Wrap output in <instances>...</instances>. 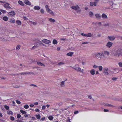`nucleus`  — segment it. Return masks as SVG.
Here are the masks:
<instances>
[{
	"mask_svg": "<svg viewBox=\"0 0 122 122\" xmlns=\"http://www.w3.org/2000/svg\"><path fill=\"white\" fill-rule=\"evenodd\" d=\"M49 21L51 22H55V20L52 18H49Z\"/></svg>",
	"mask_w": 122,
	"mask_h": 122,
	"instance_id": "nucleus-21",
	"label": "nucleus"
},
{
	"mask_svg": "<svg viewBox=\"0 0 122 122\" xmlns=\"http://www.w3.org/2000/svg\"><path fill=\"white\" fill-rule=\"evenodd\" d=\"M37 64H38L39 65V66H45V65L43 63H41V62H37Z\"/></svg>",
	"mask_w": 122,
	"mask_h": 122,
	"instance_id": "nucleus-19",
	"label": "nucleus"
},
{
	"mask_svg": "<svg viewBox=\"0 0 122 122\" xmlns=\"http://www.w3.org/2000/svg\"><path fill=\"white\" fill-rule=\"evenodd\" d=\"M29 107V106L27 105H25L24 106V107L25 109H27Z\"/></svg>",
	"mask_w": 122,
	"mask_h": 122,
	"instance_id": "nucleus-42",
	"label": "nucleus"
},
{
	"mask_svg": "<svg viewBox=\"0 0 122 122\" xmlns=\"http://www.w3.org/2000/svg\"><path fill=\"white\" fill-rule=\"evenodd\" d=\"M113 56L117 57L122 56V51L120 49L117 50L114 53Z\"/></svg>",
	"mask_w": 122,
	"mask_h": 122,
	"instance_id": "nucleus-2",
	"label": "nucleus"
},
{
	"mask_svg": "<svg viewBox=\"0 0 122 122\" xmlns=\"http://www.w3.org/2000/svg\"><path fill=\"white\" fill-rule=\"evenodd\" d=\"M91 74L92 75H94L95 74V71L94 69L91 70L90 71Z\"/></svg>",
	"mask_w": 122,
	"mask_h": 122,
	"instance_id": "nucleus-17",
	"label": "nucleus"
},
{
	"mask_svg": "<svg viewBox=\"0 0 122 122\" xmlns=\"http://www.w3.org/2000/svg\"><path fill=\"white\" fill-rule=\"evenodd\" d=\"M38 46L37 45L36 46H33L31 48V50H35L36 48Z\"/></svg>",
	"mask_w": 122,
	"mask_h": 122,
	"instance_id": "nucleus-28",
	"label": "nucleus"
},
{
	"mask_svg": "<svg viewBox=\"0 0 122 122\" xmlns=\"http://www.w3.org/2000/svg\"><path fill=\"white\" fill-rule=\"evenodd\" d=\"M17 117L18 119L20 118L21 117V115L19 114H17Z\"/></svg>",
	"mask_w": 122,
	"mask_h": 122,
	"instance_id": "nucleus-45",
	"label": "nucleus"
},
{
	"mask_svg": "<svg viewBox=\"0 0 122 122\" xmlns=\"http://www.w3.org/2000/svg\"><path fill=\"white\" fill-rule=\"evenodd\" d=\"M64 63L63 62H60L58 64V65L59 66L61 65H64Z\"/></svg>",
	"mask_w": 122,
	"mask_h": 122,
	"instance_id": "nucleus-44",
	"label": "nucleus"
},
{
	"mask_svg": "<svg viewBox=\"0 0 122 122\" xmlns=\"http://www.w3.org/2000/svg\"><path fill=\"white\" fill-rule=\"evenodd\" d=\"M4 2L5 3H6L4 5V7L6 8H8V7L10 5V4L5 2Z\"/></svg>",
	"mask_w": 122,
	"mask_h": 122,
	"instance_id": "nucleus-14",
	"label": "nucleus"
},
{
	"mask_svg": "<svg viewBox=\"0 0 122 122\" xmlns=\"http://www.w3.org/2000/svg\"><path fill=\"white\" fill-rule=\"evenodd\" d=\"M73 68L77 71L79 72H82L83 71V70L81 69L79 67H74Z\"/></svg>",
	"mask_w": 122,
	"mask_h": 122,
	"instance_id": "nucleus-4",
	"label": "nucleus"
},
{
	"mask_svg": "<svg viewBox=\"0 0 122 122\" xmlns=\"http://www.w3.org/2000/svg\"><path fill=\"white\" fill-rule=\"evenodd\" d=\"M17 24L18 25H20L21 24V22L20 20H17L16 21Z\"/></svg>",
	"mask_w": 122,
	"mask_h": 122,
	"instance_id": "nucleus-36",
	"label": "nucleus"
},
{
	"mask_svg": "<svg viewBox=\"0 0 122 122\" xmlns=\"http://www.w3.org/2000/svg\"><path fill=\"white\" fill-rule=\"evenodd\" d=\"M16 102L18 104H20V102L18 100H16Z\"/></svg>",
	"mask_w": 122,
	"mask_h": 122,
	"instance_id": "nucleus-55",
	"label": "nucleus"
},
{
	"mask_svg": "<svg viewBox=\"0 0 122 122\" xmlns=\"http://www.w3.org/2000/svg\"><path fill=\"white\" fill-rule=\"evenodd\" d=\"M107 38L110 41H113L115 39V37L113 36H109Z\"/></svg>",
	"mask_w": 122,
	"mask_h": 122,
	"instance_id": "nucleus-7",
	"label": "nucleus"
},
{
	"mask_svg": "<svg viewBox=\"0 0 122 122\" xmlns=\"http://www.w3.org/2000/svg\"><path fill=\"white\" fill-rule=\"evenodd\" d=\"M10 22H11L12 23H15V20H11Z\"/></svg>",
	"mask_w": 122,
	"mask_h": 122,
	"instance_id": "nucleus-54",
	"label": "nucleus"
},
{
	"mask_svg": "<svg viewBox=\"0 0 122 122\" xmlns=\"http://www.w3.org/2000/svg\"><path fill=\"white\" fill-rule=\"evenodd\" d=\"M30 86H33L34 87H37V86L35 85H34V84H30Z\"/></svg>",
	"mask_w": 122,
	"mask_h": 122,
	"instance_id": "nucleus-57",
	"label": "nucleus"
},
{
	"mask_svg": "<svg viewBox=\"0 0 122 122\" xmlns=\"http://www.w3.org/2000/svg\"><path fill=\"white\" fill-rule=\"evenodd\" d=\"M78 7V6L77 5H76V6H72L71 7V8L72 9H74L76 10L77 8V7Z\"/></svg>",
	"mask_w": 122,
	"mask_h": 122,
	"instance_id": "nucleus-23",
	"label": "nucleus"
},
{
	"mask_svg": "<svg viewBox=\"0 0 122 122\" xmlns=\"http://www.w3.org/2000/svg\"><path fill=\"white\" fill-rule=\"evenodd\" d=\"M30 73H31V72H25V75H29L30 74Z\"/></svg>",
	"mask_w": 122,
	"mask_h": 122,
	"instance_id": "nucleus-60",
	"label": "nucleus"
},
{
	"mask_svg": "<svg viewBox=\"0 0 122 122\" xmlns=\"http://www.w3.org/2000/svg\"><path fill=\"white\" fill-rule=\"evenodd\" d=\"M73 53L72 52H70L66 54V55L68 56H72Z\"/></svg>",
	"mask_w": 122,
	"mask_h": 122,
	"instance_id": "nucleus-15",
	"label": "nucleus"
},
{
	"mask_svg": "<svg viewBox=\"0 0 122 122\" xmlns=\"http://www.w3.org/2000/svg\"><path fill=\"white\" fill-rule=\"evenodd\" d=\"M46 108V107L45 106H43L42 107V110H44Z\"/></svg>",
	"mask_w": 122,
	"mask_h": 122,
	"instance_id": "nucleus-53",
	"label": "nucleus"
},
{
	"mask_svg": "<svg viewBox=\"0 0 122 122\" xmlns=\"http://www.w3.org/2000/svg\"><path fill=\"white\" fill-rule=\"evenodd\" d=\"M110 71H108V69L107 68H105L104 69L103 72L105 75H108V72Z\"/></svg>",
	"mask_w": 122,
	"mask_h": 122,
	"instance_id": "nucleus-3",
	"label": "nucleus"
},
{
	"mask_svg": "<svg viewBox=\"0 0 122 122\" xmlns=\"http://www.w3.org/2000/svg\"><path fill=\"white\" fill-rule=\"evenodd\" d=\"M25 3L28 5H31L30 2L28 0H24Z\"/></svg>",
	"mask_w": 122,
	"mask_h": 122,
	"instance_id": "nucleus-9",
	"label": "nucleus"
},
{
	"mask_svg": "<svg viewBox=\"0 0 122 122\" xmlns=\"http://www.w3.org/2000/svg\"><path fill=\"white\" fill-rule=\"evenodd\" d=\"M34 9L35 10H39L40 9V7L38 6H36L34 7Z\"/></svg>",
	"mask_w": 122,
	"mask_h": 122,
	"instance_id": "nucleus-18",
	"label": "nucleus"
},
{
	"mask_svg": "<svg viewBox=\"0 0 122 122\" xmlns=\"http://www.w3.org/2000/svg\"><path fill=\"white\" fill-rule=\"evenodd\" d=\"M93 68H98V66L96 65H94L93 66Z\"/></svg>",
	"mask_w": 122,
	"mask_h": 122,
	"instance_id": "nucleus-56",
	"label": "nucleus"
},
{
	"mask_svg": "<svg viewBox=\"0 0 122 122\" xmlns=\"http://www.w3.org/2000/svg\"><path fill=\"white\" fill-rule=\"evenodd\" d=\"M17 122H23L21 120H17Z\"/></svg>",
	"mask_w": 122,
	"mask_h": 122,
	"instance_id": "nucleus-64",
	"label": "nucleus"
},
{
	"mask_svg": "<svg viewBox=\"0 0 122 122\" xmlns=\"http://www.w3.org/2000/svg\"><path fill=\"white\" fill-rule=\"evenodd\" d=\"M36 116L37 118L38 119H40L41 117V116L40 114H39L38 115H36Z\"/></svg>",
	"mask_w": 122,
	"mask_h": 122,
	"instance_id": "nucleus-34",
	"label": "nucleus"
},
{
	"mask_svg": "<svg viewBox=\"0 0 122 122\" xmlns=\"http://www.w3.org/2000/svg\"><path fill=\"white\" fill-rule=\"evenodd\" d=\"M65 81H62L61 82L60 85L61 86L63 87L64 86H65L64 83H65Z\"/></svg>",
	"mask_w": 122,
	"mask_h": 122,
	"instance_id": "nucleus-22",
	"label": "nucleus"
},
{
	"mask_svg": "<svg viewBox=\"0 0 122 122\" xmlns=\"http://www.w3.org/2000/svg\"><path fill=\"white\" fill-rule=\"evenodd\" d=\"M99 70V71H102V67L101 66H100L98 67Z\"/></svg>",
	"mask_w": 122,
	"mask_h": 122,
	"instance_id": "nucleus-40",
	"label": "nucleus"
},
{
	"mask_svg": "<svg viewBox=\"0 0 122 122\" xmlns=\"http://www.w3.org/2000/svg\"><path fill=\"white\" fill-rule=\"evenodd\" d=\"M105 105L106 106H107L108 107H114V106L113 105L110 104H105Z\"/></svg>",
	"mask_w": 122,
	"mask_h": 122,
	"instance_id": "nucleus-29",
	"label": "nucleus"
},
{
	"mask_svg": "<svg viewBox=\"0 0 122 122\" xmlns=\"http://www.w3.org/2000/svg\"><path fill=\"white\" fill-rule=\"evenodd\" d=\"M20 112L23 114H25L26 113V112L22 110H21L20 111Z\"/></svg>",
	"mask_w": 122,
	"mask_h": 122,
	"instance_id": "nucleus-30",
	"label": "nucleus"
},
{
	"mask_svg": "<svg viewBox=\"0 0 122 122\" xmlns=\"http://www.w3.org/2000/svg\"><path fill=\"white\" fill-rule=\"evenodd\" d=\"M92 36V34L91 33H89L87 34H86V36L88 37H91Z\"/></svg>",
	"mask_w": 122,
	"mask_h": 122,
	"instance_id": "nucleus-27",
	"label": "nucleus"
},
{
	"mask_svg": "<svg viewBox=\"0 0 122 122\" xmlns=\"http://www.w3.org/2000/svg\"><path fill=\"white\" fill-rule=\"evenodd\" d=\"M3 20L5 21H7L8 20V18L6 16L4 17L3 18Z\"/></svg>",
	"mask_w": 122,
	"mask_h": 122,
	"instance_id": "nucleus-26",
	"label": "nucleus"
},
{
	"mask_svg": "<svg viewBox=\"0 0 122 122\" xmlns=\"http://www.w3.org/2000/svg\"><path fill=\"white\" fill-rule=\"evenodd\" d=\"M4 107L7 110H8L9 109V107L7 105H5Z\"/></svg>",
	"mask_w": 122,
	"mask_h": 122,
	"instance_id": "nucleus-41",
	"label": "nucleus"
},
{
	"mask_svg": "<svg viewBox=\"0 0 122 122\" xmlns=\"http://www.w3.org/2000/svg\"><path fill=\"white\" fill-rule=\"evenodd\" d=\"M81 35L82 36H86V34H84L83 33H82L81 34Z\"/></svg>",
	"mask_w": 122,
	"mask_h": 122,
	"instance_id": "nucleus-51",
	"label": "nucleus"
},
{
	"mask_svg": "<svg viewBox=\"0 0 122 122\" xmlns=\"http://www.w3.org/2000/svg\"><path fill=\"white\" fill-rule=\"evenodd\" d=\"M90 5L92 6H93L94 5L96 6V5L97 3L95 2H91L90 3Z\"/></svg>",
	"mask_w": 122,
	"mask_h": 122,
	"instance_id": "nucleus-16",
	"label": "nucleus"
},
{
	"mask_svg": "<svg viewBox=\"0 0 122 122\" xmlns=\"http://www.w3.org/2000/svg\"><path fill=\"white\" fill-rule=\"evenodd\" d=\"M78 113V111H76L74 112V114H76Z\"/></svg>",
	"mask_w": 122,
	"mask_h": 122,
	"instance_id": "nucleus-61",
	"label": "nucleus"
},
{
	"mask_svg": "<svg viewBox=\"0 0 122 122\" xmlns=\"http://www.w3.org/2000/svg\"><path fill=\"white\" fill-rule=\"evenodd\" d=\"M53 43L54 44H56L57 43V41L56 40H54L53 41Z\"/></svg>",
	"mask_w": 122,
	"mask_h": 122,
	"instance_id": "nucleus-32",
	"label": "nucleus"
},
{
	"mask_svg": "<svg viewBox=\"0 0 122 122\" xmlns=\"http://www.w3.org/2000/svg\"><path fill=\"white\" fill-rule=\"evenodd\" d=\"M0 11L3 13H6L5 11L4 10H0Z\"/></svg>",
	"mask_w": 122,
	"mask_h": 122,
	"instance_id": "nucleus-52",
	"label": "nucleus"
},
{
	"mask_svg": "<svg viewBox=\"0 0 122 122\" xmlns=\"http://www.w3.org/2000/svg\"><path fill=\"white\" fill-rule=\"evenodd\" d=\"M8 114H11V115H12L13 114V113L12 112L10 111H7Z\"/></svg>",
	"mask_w": 122,
	"mask_h": 122,
	"instance_id": "nucleus-33",
	"label": "nucleus"
},
{
	"mask_svg": "<svg viewBox=\"0 0 122 122\" xmlns=\"http://www.w3.org/2000/svg\"><path fill=\"white\" fill-rule=\"evenodd\" d=\"M47 12H48V13H49L51 14L52 15L53 14V13L52 11L50 9L48 10Z\"/></svg>",
	"mask_w": 122,
	"mask_h": 122,
	"instance_id": "nucleus-24",
	"label": "nucleus"
},
{
	"mask_svg": "<svg viewBox=\"0 0 122 122\" xmlns=\"http://www.w3.org/2000/svg\"><path fill=\"white\" fill-rule=\"evenodd\" d=\"M31 23L32 24H33L35 25H36L37 24V23H36L35 22H34L31 21Z\"/></svg>",
	"mask_w": 122,
	"mask_h": 122,
	"instance_id": "nucleus-50",
	"label": "nucleus"
},
{
	"mask_svg": "<svg viewBox=\"0 0 122 122\" xmlns=\"http://www.w3.org/2000/svg\"><path fill=\"white\" fill-rule=\"evenodd\" d=\"M42 41L45 43L47 44H49L51 42L50 41L47 40V39H44L42 40Z\"/></svg>",
	"mask_w": 122,
	"mask_h": 122,
	"instance_id": "nucleus-8",
	"label": "nucleus"
},
{
	"mask_svg": "<svg viewBox=\"0 0 122 122\" xmlns=\"http://www.w3.org/2000/svg\"><path fill=\"white\" fill-rule=\"evenodd\" d=\"M35 111L36 112H39V110L38 109H36L35 110Z\"/></svg>",
	"mask_w": 122,
	"mask_h": 122,
	"instance_id": "nucleus-62",
	"label": "nucleus"
},
{
	"mask_svg": "<svg viewBox=\"0 0 122 122\" xmlns=\"http://www.w3.org/2000/svg\"><path fill=\"white\" fill-rule=\"evenodd\" d=\"M20 45H17L16 48V50H18L19 49H20Z\"/></svg>",
	"mask_w": 122,
	"mask_h": 122,
	"instance_id": "nucleus-38",
	"label": "nucleus"
},
{
	"mask_svg": "<svg viewBox=\"0 0 122 122\" xmlns=\"http://www.w3.org/2000/svg\"><path fill=\"white\" fill-rule=\"evenodd\" d=\"M117 79V78L116 77H113L112 78V80L113 81H116Z\"/></svg>",
	"mask_w": 122,
	"mask_h": 122,
	"instance_id": "nucleus-49",
	"label": "nucleus"
},
{
	"mask_svg": "<svg viewBox=\"0 0 122 122\" xmlns=\"http://www.w3.org/2000/svg\"><path fill=\"white\" fill-rule=\"evenodd\" d=\"M109 4L111 5H112L113 4V2L112 1H110L109 2Z\"/></svg>",
	"mask_w": 122,
	"mask_h": 122,
	"instance_id": "nucleus-47",
	"label": "nucleus"
},
{
	"mask_svg": "<svg viewBox=\"0 0 122 122\" xmlns=\"http://www.w3.org/2000/svg\"><path fill=\"white\" fill-rule=\"evenodd\" d=\"M25 72H24L20 73V74L21 75H25Z\"/></svg>",
	"mask_w": 122,
	"mask_h": 122,
	"instance_id": "nucleus-63",
	"label": "nucleus"
},
{
	"mask_svg": "<svg viewBox=\"0 0 122 122\" xmlns=\"http://www.w3.org/2000/svg\"><path fill=\"white\" fill-rule=\"evenodd\" d=\"M89 15L91 17H92L93 16V13L91 11L89 12Z\"/></svg>",
	"mask_w": 122,
	"mask_h": 122,
	"instance_id": "nucleus-25",
	"label": "nucleus"
},
{
	"mask_svg": "<svg viewBox=\"0 0 122 122\" xmlns=\"http://www.w3.org/2000/svg\"><path fill=\"white\" fill-rule=\"evenodd\" d=\"M93 56L97 59H101L103 58V53L102 52H98L94 53L93 54Z\"/></svg>",
	"mask_w": 122,
	"mask_h": 122,
	"instance_id": "nucleus-1",
	"label": "nucleus"
},
{
	"mask_svg": "<svg viewBox=\"0 0 122 122\" xmlns=\"http://www.w3.org/2000/svg\"><path fill=\"white\" fill-rule=\"evenodd\" d=\"M0 40L2 41H5L6 40L5 39L3 38L0 37Z\"/></svg>",
	"mask_w": 122,
	"mask_h": 122,
	"instance_id": "nucleus-31",
	"label": "nucleus"
},
{
	"mask_svg": "<svg viewBox=\"0 0 122 122\" xmlns=\"http://www.w3.org/2000/svg\"><path fill=\"white\" fill-rule=\"evenodd\" d=\"M45 8L46 9V11H47L48 10L50 9L49 8L48 6L47 5H46L45 6Z\"/></svg>",
	"mask_w": 122,
	"mask_h": 122,
	"instance_id": "nucleus-39",
	"label": "nucleus"
},
{
	"mask_svg": "<svg viewBox=\"0 0 122 122\" xmlns=\"http://www.w3.org/2000/svg\"><path fill=\"white\" fill-rule=\"evenodd\" d=\"M42 44V43H41V41H39L37 43L36 45H37V46L38 45H41Z\"/></svg>",
	"mask_w": 122,
	"mask_h": 122,
	"instance_id": "nucleus-37",
	"label": "nucleus"
},
{
	"mask_svg": "<svg viewBox=\"0 0 122 122\" xmlns=\"http://www.w3.org/2000/svg\"><path fill=\"white\" fill-rule=\"evenodd\" d=\"M118 65L119 66L122 67V63L119 62L118 63Z\"/></svg>",
	"mask_w": 122,
	"mask_h": 122,
	"instance_id": "nucleus-46",
	"label": "nucleus"
},
{
	"mask_svg": "<svg viewBox=\"0 0 122 122\" xmlns=\"http://www.w3.org/2000/svg\"><path fill=\"white\" fill-rule=\"evenodd\" d=\"M18 2L19 4L21 5V6H24L25 4L23 3V2L22 1L19 0L18 1Z\"/></svg>",
	"mask_w": 122,
	"mask_h": 122,
	"instance_id": "nucleus-10",
	"label": "nucleus"
},
{
	"mask_svg": "<svg viewBox=\"0 0 122 122\" xmlns=\"http://www.w3.org/2000/svg\"><path fill=\"white\" fill-rule=\"evenodd\" d=\"M53 117L51 116H50L48 117V119L50 120H52L53 119Z\"/></svg>",
	"mask_w": 122,
	"mask_h": 122,
	"instance_id": "nucleus-35",
	"label": "nucleus"
},
{
	"mask_svg": "<svg viewBox=\"0 0 122 122\" xmlns=\"http://www.w3.org/2000/svg\"><path fill=\"white\" fill-rule=\"evenodd\" d=\"M76 10L77 13H80L81 11V9L78 6L77 7V9Z\"/></svg>",
	"mask_w": 122,
	"mask_h": 122,
	"instance_id": "nucleus-20",
	"label": "nucleus"
},
{
	"mask_svg": "<svg viewBox=\"0 0 122 122\" xmlns=\"http://www.w3.org/2000/svg\"><path fill=\"white\" fill-rule=\"evenodd\" d=\"M24 116L25 117H28L29 116H30V115H28V114H25L24 115Z\"/></svg>",
	"mask_w": 122,
	"mask_h": 122,
	"instance_id": "nucleus-59",
	"label": "nucleus"
},
{
	"mask_svg": "<svg viewBox=\"0 0 122 122\" xmlns=\"http://www.w3.org/2000/svg\"><path fill=\"white\" fill-rule=\"evenodd\" d=\"M102 18L104 19H107V15L104 13L102 14Z\"/></svg>",
	"mask_w": 122,
	"mask_h": 122,
	"instance_id": "nucleus-11",
	"label": "nucleus"
},
{
	"mask_svg": "<svg viewBox=\"0 0 122 122\" xmlns=\"http://www.w3.org/2000/svg\"><path fill=\"white\" fill-rule=\"evenodd\" d=\"M95 16L98 19H100L101 17V15L99 14H97L95 15Z\"/></svg>",
	"mask_w": 122,
	"mask_h": 122,
	"instance_id": "nucleus-13",
	"label": "nucleus"
},
{
	"mask_svg": "<svg viewBox=\"0 0 122 122\" xmlns=\"http://www.w3.org/2000/svg\"><path fill=\"white\" fill-rule=\"evenodd\" d=\"M113 43L112 42H108L107 43L106 46L108 48H110L111 47Z\"/></svg>",
	"mask_w": 122,
	"mask_h": 122,
	"instance_id": "nucleus-6",
	"label": "nucleus"
},
{
	"mask_svg": "<svg viewBox=\"0 0 122 122\" xmlns=\"http://www.w3.org/2000/svg\"><path fill=\"white\" fill-rule=\"evenodd\" d=\"M40 12L42 13L43 14L44 13V11L43 9H42L40 10Z\"/></svg>",
	"mask_w": 122,
	"mask_h": 122,
	"instance_id": "nucleus-48",
	"label": "nucleus"
},
{
	"mask_svg": "<svg viewBox=\"0 0 122 122\" xmlns=\"http://www.w3.org/2000/svg\"><path fill=\"white\" fill-rule=\"evenodd\" d=\"M8 15H15V13L13 11H11L9 12L8 13Z\"/></svg>",
	"mask_w": 122,
	"mask_h": 122,
	"instance_id": "nucleus-12",
	"label": "nucleus"
},
{
	"mask_svg": "<svg viewBox=\"0 0 122 122\" xmlns=\"http://www.w3.org/2000/svg\"><path fill=\"white\" fill-rule=\"evenodd\" d=\"M104 112H109V111L108 109H104Z\"/></svg>",
	"mask_w": 122,
	"mask_h": 122,
	"instance_id": "nucleus-58",
	"label": "nucleus"
},
{
	"mask_svg": "<svg viewBox=\"0 0 122 122\" xmlns=\"http://www.w3.org/2000/svg\"><path fill=\"white\" fill-rule=\"evenodd\" d=\"M10 119L12 121H13L15 119L12 116H10Z\"/></svg>",
	"mask_w": 122,
	"mask_h": 122,
	"instance_id": "nucleus-43",
	"label": "nucleus"
},
{
	"mask_svg": "<svg viewBox=\"0 0 122 122\" xmlns=\"http://www.w3.org/2000/svg\"><path fill=\"white\" fill-rule=\"evenodd\" d=\"M109 52L107 51H105L103 53V57H105L106 56H108L109 55Z\"/></svg>",
	"mask_w": 122,
	"mask_h": 122,
	"instance_id": "nucleus-5",
	"label": "nucleus"
}]
</instances>
